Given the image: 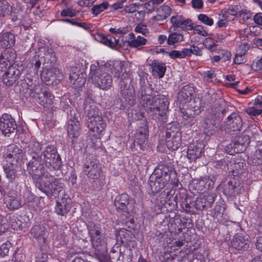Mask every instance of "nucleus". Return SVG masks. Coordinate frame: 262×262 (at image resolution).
<instances>
[{"label":"nucleus","instance_id":"2f4dec72","mask_svg":"<svg viewBox=\"0 0 262 262\" xmlns=\"http://www.w3.org/2000/svg\"><path fill=\"white\" fill-rule=\"evenodd\" d=\"M150 65L152 68L154 75L158 76L159 78L164 76L166 71V67L164 63L154 60Z\"/></svg>","mask_w":262,"mask_h":262},{"label":"nucleus","instance_id":"aec40b11","mask_svg":"<svg viewBox=\"0 0 262 262\" xmlns=\"http://www.w3.org/2000/svg\"><path fill=\"white\" fill-rule=\"evenodd\" d=\"M175 175V172L172 170V168L166 165H159L155 169L153 173L158 178H160L166 184L169 181L170 176Z\"/></svg>","mask_w":262,"mask_h":262},{"label":"nucleus","instance_id":"f03ea898","mask_svg":"<svg viewBox=\"0 0 262 262\" xmlns=\"http://www.w3.org/2000/svg\"><path fill=\"white\" fill-rule=\"evenodd\" d=\"M88 228L92 246L95 249V254L97 257L102 256L107 249L105 231L100 224H91L88 226Z\"/></svg>","mask_w":262,"mask_h":262},{"label":"nucleus","instance_id":"5701e85b","mask_svg":"<svg viewBox=\"0 0 262 262\" xmlns=\"http://www.w3.org/2000/svg\"><path fill=\"white\" fill-rule=\"evenodd\" d=\"M4 171L7 179L14 181L18 177V172L20 171V167L16 163H8L4 166Z\"/></svg>","mask_w":262,"mask_h":262},{"label":"nucleus","instance_id":"b1692460","mask_svg":"<svg viewBox=\"0 0 262 262\" xmlns=\"http://www.w3.org/2000/svg\"><path fill=\"white\" fill-rule=\"evenodd\" d=\"M38 56L43 59L44 62L48 63H54L56 60V57L55 53L53 50L47 47H42L39 49V53Z\"/></svg>","mask_w":262,"mask_h":262},{"label":"nucleus","instance_id":"9b49d317","mask_svg":"<svg viewBox=\"0 0 262 262\" xmlns=\"http://www.w3.org/2000/svg\"><path fill=\"white\" fill-rule=\"evenodd\" d=\"M83 171L90 179H98L100 177L101 172V168L99 161L96 159H89L84 165Z\"/></svg>","mask_w":262,"mask_h":262},{"label":"nucleus","instance_id":"4c0bfd02","mask_svg":"<svg viewBox=\"0 0 262 262\" xmlns=\"http://www.w3.org/2000/svg\"><path fill=\"white\" fill-rule=\"evenodd\" d=\"M84 109L88 116V122L89 120H92V119H95L96 117H97L101 116L99 114L98 110L94 103H92V104H85Z\"/></svg>","mask_w":262,"mask_h":262},{"label":"nucleus","instance_id":"393cba45","mask_svg":"<svg viewBox=\"0 0 262 262\" xmlns=\"http://www.w3.org/2000/svg\"><path fill=\"white\" fill-rule=\"evenodd\" d=\"M202 152L201 145H195L194 144H190L188 147L187 155L184 156V158H187L188 162L190 163L191 161H195L199 158Z\"/></svg>","mask_w":262,"mask_h":262},{"label":"nucleus","instance_id":"69168bd1","mask_svg":"<svg viewBox=\"0 0 262 262\" xmlns=\"http://www.w3.org/2000/svg\"><path fill=\"white\" fill-rule=\"evenodd\" d=\"M241 7L238 5L230 6L227 10V12L229 15L237 16L238 15Z\"/></svg>","mask_w":262,"mask_h":262},{"label":"nucleus","instance_id":"bb28decb","mask_svg":"<svg viewBox=\"0 0 262 262\" xmlns=\"http://www.w3.org/2000/svg\"><path fill=\"white\" fill-rule=\"evenodd\" d=\"M105 253L103 255H99L97 257L100 262H120L118 258L121 257V252L120 251H115L112 249L109 255H107V249L106 250Z\"/></svg>","mask_w":262,"mask_h":262},{"label":"nucleus","instance_id":"c9c22d12","mask_svg":"<svg viewBox=\"0 0 262 262\" xmlns=\"http://www.w3.org/2000/svg\"><path fill=\"white\" fill-rule=\"evenodd\" d=\"M202 112V105L199 99L194 100L193 104H191V107L188 109L185 115H187L188 117H195V116L199 115Z\"/></svg>","mask_w":262,"mask_h":262},{"label":"nucleus","instance_id":"f257e3e1","mask_svg":"<svg viewBox=\"0 0 262 262\" xmlns=\"http://www.w3.org/2000/svg\"><path fill=\"white\" fill-rule=\"evenodd\" d=\"M153 90L149 86H143L139 93L140 102L150 112L159 116H164L168 108L169 102L164 95L152 97Z\"/></svg>","mask_w":262,"mask_h":262},{"label":"nucleus","instance_id":"a19ab883","mask_svg":"<svg viewBox=\"0 0 262 262\" xmlns=\"http://www.w3.org/2000/svg\"><path fill=\"white\" fill-rule=\"evenodd\" d=\"M42 148V145L40 144L39 142H31L29 145V152L31 157L33 156L35 157H41L40 155H39V154L41 151Z\"/></svg>","mask_w":262,"mask_h":262},{"label":"nucleus","instance_id":"774afa93","mask_svg":"<svg viewBox=\"0 0 262 262\" xmlns=\"http://www.w3.org/2000/svg\"><path fill=\"white\" fill-rule=\"evenodd\" d=\"M24 259L25 256L23 253L15 251L13 255L12 260L13 262H24Z\"/></svg>","mask_w":262,"mask_h":262},{"label":"nucleus","instance_id":"f704fd0d","mask_svg":"<svg viewBox=\"0 0 262 262\" xmlns=\"http://www.w3.org/2000/svg\"><path fill=\"white\" fill-rule=\"evenodd\" d=\"M231 246L235 249L241 250L248 248L247 242L242 236L236 235L231 242Z\"/></svg>","mask_w":262,"mask_h":262},{"label":"nucleus","instance_id":"052dcab7","mask_svg":"<svg viewBox=\"0 0 262 262\" xmlns=\"http://www.w3.org/2000/svg\"><path fill=\"white\" fill-rule=\"evenodd\" d=\"M10 247L11 243L9 242L3 244L0 246V256L2 257H5L7 255Z\"/></svg>","mask_w":262,"mask_h":262},{"label":"nucleus","instance_id":"5fc2aeb1","mask_svg":"<svg viewBox=\"0 0 262 262\" xmlns=\"http://www.w3.org/2000/svg\"><path fill=\"white\" fill-rule=\"evenodd\" d=\"M215 77L214 71L212 69L205 71L203 74V80L204 81L210 82H212V79Z\"/></svg>","mask_w":262,"mask_h":262},{"label":"nucleus","instance_id":"603ef678","mask_svg":"<svg viewBox=\"0 0 262 262\" xmlns=\"http://www.w3.org/2000/svg\"><path fill=\"white\" fill-rule=\"evenodd\" d=\"M148 135H136L135 142L137 143L138 145L140 146V148L142 149L144 145L146 144L148 141Z\"/></svg>","mask_w":262,"mask_h":262},{"label":"nucleus","instance_id":"09e8293b","mask_svg":"<svg viewBox=\"0 0 262 262\" xmlns=\"http://www.w3.org/2000/svg\"><path fill=\"white\" fill-rule=\"evenodd\" d=\"M183 40V36L180 33L174 32L170 34L167 39V43L173 45L176 43L182 41Z\"/></svg>","mask_w":262,"mask_h":262},{"label":"nucleus","instance_id":"e433bc0d","mask_svg":"<svg viewBox=\"0 0 262 262\" xmlns=\"http://www.w3.org/2000/svg\"><path fill=\"white\" fill-rule=\"evenodd\" d=\"M7 207L10 210L18 209L21 206V201L16 195H9L5 200Z\"/></svg>","mask_w":262,"mask_h":262},{"label":"nucleus","instance_id":"338daca9","mask_svg":"<svg viewBox=\"0 0 262 262\" xmlns=\"http://www.w3.org/2000/svg\"><path fill=\"white\" fill-rule=\"evenodd\" d=\"M201 50L199 48L195 46H191L190 49H187V56H191V54H195L196 55H201Z\"/></svg>","mask_w":262,"mask_h":262},{"label":"nucleus","instance_id":"a878e982","mask_svg":"<svg viewBox=\"0 0 262 262\" xmlns=\"http://www.w3.org/2000/svg\"><path fill=\"white\" fill-rule=\"evenodd\" d=\"M161 180L153 174L150 176L148 184L151 193L155 194L165 187L166 183Z\"/></svg>","mask_w":262,"mask_h":262},{"label":"nucleus","instance_id":"f3484780","mask_svg":"<svg viewBox=\"0 0 262 262\" xmlns=\"http://www.w3.org/2000/svg\"><path fill=\"white\" fill-rule=\"evenodd\" d=\"M214 201L213 194H207L196 198L194 202L191 203V205L196 209L203 210L211 207Z\"/></svg>","mask_w":262,"mask_h":262},{"label":"nucleus","instance_id":"8fccbe9b","mask_svg":"<svg viewBox=\"0 0 262 262\" xmlns=\"http://www.w3.org/2000/svg\"><path fill=\"white\" fill-rule=\"evenodd\" d=\"M109 6V4L107 2H104L99 5H96L94 6L92 8V11L94 15L97 16L100 14L101 12L106 9Z\"/></svg>","mask_w":262,"mask_h":262},{"label":"nucleus","instance_id":"a211bd4d","mask_svg":"<svg viewBox=\"0 0 262 262\" xmlns=\"http://www.w3.org/2000/svg\"><path fill=\"white\" fill-rule=\"evenodd\" d=\"M33 97L36 99L37 102L44 107H51L54 102V96L49 91H44L40 94L33 92Z\"/></svg>","mask_w":262,"mask_h":262},{"label":"nucleus","instance_id":"20e7f679","mask_svg":"<svg viewBox=\"0 0 262 262\" xmlns=\"http://www.w3.org/2000/svg\"><path fill=\"white\" fill-rule=\"evenodd\" d=\"M36 186L49 198H56L63 191L64 185L52 177H42L36 183Z\"/></svg>","mask_w":262,"mask_h":262},{"label":"nucleus","instance_id":"9d476101","mask_svg":"<svg viewBox=\"0 0 262 262\" xmlns=\"http://www.w3.org/2000/svg\"><path fill=\"white\" fill-rule=\"evenodd\" d=\"M25 154V152L20 147L15 144H10L7 146L4 157L7 163L18 164L23 159Z\"/></svg>","mask_w":262,"mask_h":262},{"label":"nucleus","instance_id":"4be33fe9","mask_svg":"<svg viewBox=\"0 0 262 262\" xmlns=\"http://www.w3.org/2000/svg\"><path fill=\"white\" fill-rule=\"evenodd\" d=\"M194 92V88L190 85L184 86L178 94V99L181 103H186L191 100Z\"/></svg>","mask_w":262,"mask_h":262},{"label":"nucleus","instance_id":"f8f14e48","mask_svg":"<svg viewBox=\"0 0 262 262\" xmlns=\"http://www.w3.org/2000/svg\"><path fill=\"white\" fill-rule=\"evenodd\" d=\"M17 125L11 115L4 114L0 118V129L5 136H9L17 129Z\"/></svg>","mask_w":262,"mask_h":262},{"label":"nucleus","instance_id":"3c124183","mask_svg":"<svg viewBox=\"0 0 262 262\" xmlns=\"http://www.w3.org/2000/svg\"><path fill=\"white\" fill-rule=\"evenodd\" d=\"M187 48L183 49L182 51L173 50L167 54L172 58H183L187 56Z\"/></svg>","mask_w":262,"mask_h":262},{"label":"nucleus","instance_id":"2eb2a0df","mask_svg":"<svg viewBox=\"0 0 262 262\" xmlns=\"http://www.w3.org/2000/svg\"><path fill=\"white\" fill-rule=\"evenodd\" d=\"M79 129L80 123L78 119L75 117L70 119L67 127L68 137L71 140L73 147L77 142V138L80 135Z\"/></svg>","mask_w":262,"mask_h":262},{"label":"nucleus","instance_id":"6e6552de","mask_svg":"<svg viewBox=\"0 0 262 262\" xmlns=\"http://www.w3.org/2000/svg\"><path fill=\"white\" fill-rule=\"evenodd\" d=\"M249 143L250 140L248 136H238L226 146V151L231 155L242 152L245 150Z\"/></svg>","mask_w":262,"mask_h":262},{"label":"nucleus","instance_id":"a18cd8bd","mask_svg":"<svg viewBox=\"0 0 262 262\" xmlns=\"http://www.w3.org/2000/svg\"><path fill=\"white\" fill-rule=\"evenodd\" d=\"M10 223L11 228L15 230H24L28 227V223L21 224V222L17 217H12Z\"/></svg>","mask_w":262,"mask_h":262},{"label":"nucleus","instance_id":"680f3d73","mask_svg":"<svg viewBox=\"0 0 262 262\" xmlns=\"http://www.w3.org/2000/svg\"><path fill=\"white\" fill-rule=\"evenodd\" d=\"M135 31L145 36H147L149 34V32L147 29V26L142 24H138L135 28Z\"/></svg>","mask_w":262,"mask_h":262},{"label":"nucleus","instance_id":"6ab92c4d","mask_svg":"<svg viewBox=\"0 0 262 262\" xmlns=\"http://www.w3.org/2000/svg\"><path fill=\"white\" fill-rule=\"evenodd\" d=\"M106 126V123L101 116L96 117L95 119L89 120L88 122V128L96 136H99L104 131Z\"/></svg>","mask_w":262,"mask_h":262},{"label":"nucleus","instance_id":"37998d69","mask_svg":"<svg viewBox=\"0 0 262 262\" xmlns=\"http://www.w3.org/2000/svg\"><path fill=\"white\" fill-rule=\"evenodd\" d=\"M31 234L38 240L45 241V231L40 226L35 225L31 230Z\"/></svg>","mask_w":262,"mask_h":262},{"label":"nucleus","instance_id":"bf43d9fd","mask_svg":"<svg viewBox=\"0 0 262 262\" xmlns=\"http://www.w3.org/2000/svg\"><path fill=\"white\" fill-rule=\"evenodd\" d=\"M198 19L202 23L209 26H211L213 24V19L206 14H200L198 16Z\"/></svg>","mask_w":262,"mask_h":262},{"label":"nucleus","instance_id":"1a4fd4ad","mask_svg":"<svg viewBox=\"0 0 262 262\" xmlns=\"http://www.w3.org/2000/svg\"><path fill=\"white\" fill-rule=\"evenodd\" d=\"M31 158L27 164V170L33 178L40 180L41 177L46 176L43 175L42 158L34 156Z\"/></svg>","mask_w":262,"mask_h":262},{"label":"nucleus","instance_id":"ddd939ff","mask_svg":"<svg viewBox=\"0 0 262 262\" xmlns=\"http://www.w3.org/2000/svg\"><path fill=\"white\" fill-rule=\"evenodd\" d=\"M128 195L126 193L119 195L115 201V205L118 211H122L123 215L128 217L133 211V208L129 203Z\"/></svg>","mask_w":262,"mask_h":262},{"label":"nucleus","instance_id":"13d9d810","mask_svg":"<svg viewBox=\"0 0 262 262\" xmlns=\"http://www.w3.org/2000/svg\"><path fill=\"white\" fill-rule=\"evenodd\" d=\"M140 125L136 134L148 135V128L146 121L145 120L143 121Z\"/></svg>","mask_w":262,"mask_h":262},{"label":"nucleus","instance_id":"79ce46f5","mask_svg":"<svg viewBox=\"0 0 262 262\" xmlns=\"http://www.w3.org/2000/svg\"><path fill=\"white\" fill-rule=\"evenodd\" d=\"M80 75H82L80 71L77 68L73 67L69 77L71 82L73 84L80 85L79 83L82 82V76L80 77Z\"/></svg>","mask_w":262,"mask_h":262},{"label":"nucleus","instance_id":"4468645a","mask_svg":"<svg viewBox=\"0 0 262 262\" xmlns=\"http://www.w3.org/2000/svg\"><path fill=\"white\" fill-rule=\"evenodd\" d=\"M242 125L241 117L236 113L231 114L225 121V129L226 132L231 134L239 132Z\"/></svg>","mask_w":262,"mask_h":262},{"label":"nucleus","instance_id":"58836bf2","mask_svg":"<svg viewBox=\"0 0 262 262\" xmlns=\"http://www.w3.org/2000/svg\"><path fill=\"white\" fill-rule=\"evenodd\" d=\"M215 118L214 114H209L205 118L204 128L205 129H208L205 130L206 133L208 135L213 134V127L215 125Z\"/></svg>","mask_w":262,"mask_h":262},{"label":"nucleus","instance_id":"cd10ccee","mask_svg":"<svg viewBox=\"0 0 262 262\" xmlns=\"http://www.w3.org/2000/svg\"><path fill=\"white\" fill-rule=\"evenodd\" d=\"M1 38L0 43L2 47L8 49L14 46L15 38L13 33L6 32L3 34Z\"/></svg>","mask_w":262,"mask_h":262},{"label":"nucleus","instance_id":"864d4df0","mask_svg":"<svg viewBox=\"0 0 262 262\" xmlns=\"http://www.w3.org/2000/svg\"><path fill=\"white\" fill-rule=\"evenodd\" d=\"M235 186L231 181L228 182L224 187V192L229 195H233L234 193Z\"/></svg>","mask_w":262,"mask_h":262},{"label":"nucleus","instance_id":"72a5a7b5","mask_svg":"<svg viewBox=\"0 0 262 262\" xmlns=\"http://www.w3.org/2000/svg\"><path fill=\"white\" fill-rule=\"evenodd\" d=\"M120 92L125 98L133 97L135 94V91L132 86L127 83V81L120 80Z\"/></svg>","mask_w":262,"mask_h":262},{"label":"nucleus","instance_id":"e2e57ef3","mask_svg":"<svg viewBox=\"0 0 262 262\" xmlns=\"http://www.w3.org/2000/svg\"><path fill=\"white\" fill-rule=\"evenodd\" d=\"M192 30H193L194 33L206 37L209 35L208 33L205 30L204 27L202 26L198 25L194 27H193V29Z\"/></svg>","mask_w":262,"mask_h":262},{"label":"nucleus","instance_id":"473e14b6","mask_svg":"<svg viewBox=\"0 0 262 262\" xmlns=\"http://www.w3.org/2000/svg\"><path fill=\"white\" fill-rule=\"evenodd\" d=\"M227 169L230 172L238 174L243 173L244 163L243 162H236L234 159L231 160L227 164Z\"/></svg>","mask_w":262,"mask_h":262},{"label":"nucleus","instance_id":"7c9ffc66","mask_svg":"<svg viewBox=\"0 0 262 262\" xmlns=\"http://www.w3.org/2000/svg\"><path fill=\"white\" fill-rule=\"evenodd\" d=\"M128 38L130 40L127 41L128 45L130 47L138 48L145 45L147 42L146 39L141 36H138L136 38L134 33H130L128 34Z\"/></svg>","mask_w":262,"mask_h":262},{"label":"nucleus","instance_id":"6e6d98bb","mask_svg":"<svg viewBox=\"0 0 262 262\" xmlns=\"http://www.w3.org/2000/svg\"><path fill=\"white\" fill-rule=\"evenodd\" d=\"M179 28L184 30H190L193 29V24L190 19L184 18Z\"/></svg>","mask_w":262,"mask_h":262},{"label":"nucleus","instance_id":"39448f33","mask_svg":"<svg viewBox=\"0 0 262 262\" xmlns=\"http://www.w3.org/2000/svg\"><path fill=\"white\" fill-rule=\"evenodd\" d=\"M40 156L43 157L42 160L45 164L51 170L60 169L62 163L61 158L53 146H47L46 149L41 152Z\"/></svg>","mask_w":262,"mask_h":262},{"label":"nucleus","instance_id":"4d7b16f0","mask_svg":"<svg viewBox=\"0 0 262 262\" xmlns=\"http://www.w3.org/2000/svg\"><path fill=\"white\" fill-rule=\"evenodd\" d=\"M183 19L184 17L182 15L177 14L171 17L170 22L173 27L179 28Z\"/></svg>","mask_w":262,"mask_h":262},{"label":"nucleus","instance_id":"49530a36","mask_svg":"<svg viewBox=\"0 0 262 262\" xmlns=\"http://www.w3.org/2000/svg\"><path fill=\"white\" fill-rule=\"evenodd\" d=\"M12 7L6 1H0V16L10 15Z\"/></svg>","mask_w":262,"mask_h":262},{"label":"nucleus","instance_id":"412c9836","mask_svg":"<svg viewBox=\"0 0 262 262\" xmlns=\"http://www.w3.org/2000/svg\"><path fill=\"white\" fill-rule=\"evenodd\" d=\"M16 55L13 50H4L0 55V68L3 66L6 68L10 67L14 63Z\"/></svg>","mask_w":262,"mask_h":262},{"label":"nucleus","instance_id":"de8ad7c7","mask_svg":"<svg viewBox=\"0 0 262 262\" xmlns=\"http://www.w3.org/2000/svg\"><path fill=\"white\" fill-rule=\"evenodd\" d=\"M114 74L115 77L119 78L121 74L126 69L124 67L123 62L120 61H115L113 64Z\"/></svg>","mask_w":262,"mask_h":262},{"label":"nucleus","instance_id":"c03bdc74","mask_svg":"<svg viewBox=\"0 0 262 262\" xmlns=\"http://www.w3.org/2000/svg\"><path fill=\"white\" fill-rule=\"evenodd\" d=\"M118 40L113 36L109 35L101 37V42L110 48H113L118 44Z\"/></svg>","mask_w":262,"mask_h":262},{"label":"nucleus","instance_id":"c756f323","mask_svg":"<svg viewBox=\"0 0 262 262\" xmlns=\"http://www.w3.org/2000/svg\"><path fill=\"white\" fill-rule=\"evenodd\" d=\"M171 9L167 5H162L157 10V14L152 17V20L161 21L165 19L171 13Z\"/></svg>","mask_w":262,"mask_h":262},{"label":"nucleus","instance_id":"dca6fc26","mask_svg":"<svg viewBox=\"0 0 262 262\" xmlns=\"http://www.w3.org/2000/svg\"><path fill=\"white\" fill-rule=\"evenodd\" d=\"M41 78L47 84H53L61 79L62 74L58 69L53 68L43 70L41 73Z\"/></svg>","mask_w":262,"mask_h":262},{"label":"nucleus","instance_id":"c85d7f7f","mask_svg":"<svg viewBox=\"0 0 262 262\" xmlns=\"http://www.w3.org/2000/svg\"><path fill=\"white\" fill-rule=\"evenodd\" d=\"M69 201L70 200L64 199H61L60 200L57 201L55 207L56 212L60 215H64L67 214L71 208Z\"/></svg>","mask_w":262,"mask_h":262},{"label":"nucleus","instance_id":"0eeeda50","mask_svg":"<svg viewBox=\"0 0 262 262\" xmlns=\"http://www.w3.org/2000/svg\"><path fill=\"white\" fill-rule=\"evenodd\" d=\"M24 70L23 64L15 62L9 67L7 71L3 75L2 81L6 86H10L15 83L20 77Z\"/></svg>","mask_w":262,"mask_h":262},{"label":"nucleus","instance_id":"7ed1b4c3","mask_svg":"<svg viewBox=\"0 0 262 262\" xmlns=\"http://www.w3.org/2000/svg\"><path fill=\"white\" fill-rule=\"evenodd\" d=\"M89 78L96 87L103 90H107L112 85V76L105 72L98 62L91 66Z\"/></svg>","mask_w":262,"mask_h":262},{"label":"nucleus","instance_id":"ea45409f","mask_svg":"<svg viewBox=\"0 0 262 262\" xmlns=\"http://www.w3.org/2000/svg\"><path fill=\"white\" fill-rule=\"evenodd\" d=\"M131 231L125 229L119 230L116 234V238L122 244H126L130 241Z\"/></svg>","mask_w":262,"mask_h":262},{"label":"nucleus","instance_id":"423d86ee","mask_svg":"<svg viewBox=\"0 0 262 262\" xmlns=\"http://www.w3.org/2000/svg\"><path fill=\"white\" fill-rule=\"evenodd\" d=\"M181 133L179 127L173 124L167 126L166 132V144L168 148L177 150L181 145Z\"/></svg>","mask_w":262,"mask_h":262},{"label":"nucleus","instance_id":"0e129e2a","mask_svg":"<svg viewBox=\"0 0 262 262\" xmlns=\"http://www.w3.org/2000/svg\"><path fill=\"white\" fill-rule=\"evenodd\" d=\"M252 15V13L246 9H240L238 16L242 18L243 20H246L250 19Z\"/></svg>","mask_w":262,"mask_h":262}]
</instances>
